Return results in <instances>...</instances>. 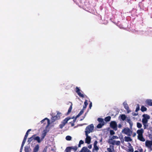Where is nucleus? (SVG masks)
Wrapping results in <instances>:
<instances>
[{"mask_svg":"<svg viewBox=\"0 0 152 152\" xmlns=\"http://www.w3.org/2000/svg\"><path fill=\"white\" fill-rule=\"evenodd\" d=\"M125 140L126 142L131 141L132 140L131 138L129 137L125 136L124 137Z\"/></svg>","mask_w":152,"mask_h":152,"instance_id":"16","label":"nucleus"},{"mask_svg":"<svg viewBox=\"0 0 152 152\" xmlns=\"http://www.w3.org/2000/svg\"><path fill=\"white\" fill-rule=\"evenodd\" d=\"M144 132V130L142 129H138L137 131V133L138 134V139L142 142H144L145 141V139L143 137V135Z\"/></svg>","mask_w":152,"mask_h":152,"instance_id":"1","label":"nucleus"},{"mask_svg":"<svg viewBox=\"0 0 152 152\" xmlns=\"http://www.w3.org/2000/svg\"><path fill=\"white\" fill-rule=\"evenodd\" d=\"M36 134L33 135L32 136V137H29L28 138V142L30 143L34 139V137L36 136Z\"/></svg>","mask_w":152,"mask_h":152,"instance_id":"10","label":"nucleus"},{"mask_svg":"<svg viewBox=\"0 0 152 152\" xmlns=\"http://www.w3.org/2000/svg\"><path fill=\"white\" fill-rule=\"evenodd\" d=\"M127 122L129 123L130 125V128H132L133 126V123L131 119L129 118H127L126 119Z\"/></svg>","mask_w":152,"mask_h":152,"instance_id":"12","label":"nucleus"},{"mask_svg":"<svg viewBox=\"0 0 152 152\" xmlns=\"http://www.w3.org/2000/svg\"><path fill=\"white\" fill-rule=\"evenodd\" d=\"M47 134V132L46 130H44L43 132V133H42L41 136L42 140H43L44 138L46 136Z\"/></svg>","mask_w":152,"mask_h":152,"instance_id":"17","label":"nucleus"},{"mask_svg":"<svg viewBox=\"0 0 152 152\" xmlns=\"http://www.w3.org/2000/svg\"><path fill=\"white\" fill-rule=\"evenodd\" d=\"M92 107V103L91 102V103L89 104V108L90 109H91V107Z\"/></svg>","mask_w":152,"mask_h":152,"instance_id":"51","label":"nucleus"},{"mask_svg":"<svg viewBox=\"0 0 152 152\" xmlns=\"http://www.w3.org/2000/svg\"><path fill=\"white\" fill-rule=\"evenodd\" d=\"M22 150H23V149H22V148L21 149L20 148V152H22Z\"/></svg>","mask_w":152,"mask_h":152,"instance_id":"61","label":"nucleus"},{"mask_svg":"<svg viewBox=\"0 0 152 152\" xmlns=\"http://www.w3.org/2000/svg\"><path fill=\"white\" fill-rule=\"evenodd\" d=\"M86 137L85 139V142L88 144H89L91 142V138L88 136V134L86 135Z\"/></svg>","mask_w":152,"mask_h":152,"instance_id":"8","label":"nucleus"},{"mask_svg":"<svg viewBox=\"0 0 152 152\" xmlns=\"http://www.w3.org/2000/svg\"><path fill=\"white\" fill-rule=\"evenodd\" d=\"M65 125V124L62 122L61 124L59 125V126L61 129H62Z\"/></svg>","mask_w":152,"mask_h":152,"instance_id":"39","label":"nucleus"},{"mask_svg":"<svg viewBox=\"0 0 152 152\" xmlns=\"http://www.w3.org/2000/svg\"><path fill=\"white\" fill-rule=\"evenodd\" d=\"M129 152H133L134 150L133 148H130L128 150Z\"/></svg>","mask_w":152,"mask_h":152,"instance_id":"44","label":"nucleus"},{"mask_svg":"<svg viewBox=\"0 0 152 152\" xmlns=\"http://www.w3.org/2000/svg\"><path fill=\"white\" fill-rule=\"evenodd\" d=\"M76 92L77 93L78 95L80 97L83 98L84 97V95L82 94L80 92V90L77 87H76L75 88Z\"/></svg>","mask_w":152,"mask_h":152,"instance_id":"5","label":"nucleus"},{"mask_svg":"<svg viewBox=\"0 0 152 152\" xmlns=\"http://www.w3.org/2000/svg\"><path fill=\"white\" fill-rule=\"evenodd\" d=\"M25 142H22V144H21V145L22 146H24V144H25Z\"/></svg>","mask_w":152,"mask_h":152,"instance_id":"57","label":"nucleus"},{"mask_svg":"<svg viewBox=\"0 0 152 152\" xmlns=\"http://www.w3.org/2000/svg\"><path fill=\"white\" fill-rule=\"evenodd\" d=\"M142 116L143 117V118H146L147 120L149 119L150 118V116L149 115H147V114H143L142 115Z\"/></svg>","mask_w":152,"mask_h":152,"instance_id":"25","label":"nucleus"},{"mask_svg":"<svg viewBox=\"0 0 152 152\" xmlns=\"http://www.w3.org/2000/svg\"><path fill=\"white\" fill-rule=\"evenodd\" d=\"M88 105V102L87 100H85L84 102V106L83 107V108L84 109H86V107Z\"/></svg>","mask_w":152,"mask_h":152,"instance_id":"29","label":"nucleus"},{"mask_svg":"<svg viewBox=\"0 0 152 152\" xmlns=\"http://www.w3.org/2000/svg\"><path fill=\"white\" fill-rule=\"evenodd\" d=\"M39 149V146L38 144L36 145L33 149V152H37L38 151Z\"/></svg>","mask_w":152,"mask_h":152,"instance_id":"9","label":"nucleus"},{"mask_svg":"<svg viewBox=\"0 0 152 152\" xmlns=\"http://www.w3.org/2000/svg\"><path fill=\"white\" fill-rule=\"evenodd\" d=\"M34 140H37L38 143H40L42 140V139L41 140L39 137V136L35 137L34 138Z\"/></svg>","mask_w":152,"mask_h":152,"instance_id":"15","label":"nucleus"},{"mask_svg":"<svg viewBox=\"0 0 152 152\" xmlns=\"http://www.w3.org/2000/svg\"><path fill=\"white\" fill-rule=\"evenodd\" d=\"M142 122L143 124H147L148 122V120L147 119H146V118H143L142 119Z\"/></svg>","mask_w":152,"mask_h":152,"instance_id":"28","label":"nucleus"},{"mask_svg":"<svg viewBox=\"0 0 152 152\" xmlns=\"http://www.w3.org/2000/svg\"><path fill=\"white\" fill-rule=\"evenodd\" d=\"M72 148L71 147H68L66 149L65 151L66 152H70Z\"/></svg>","mask_w":152,"mask_h":152,"instance_id":"24","label":"nucleus"},{"mask_svg":"<svg viewBox=\"0 0 152 152\" xmlns=\"http://www.w3.org/2000/svg\"><path fill=\"white\" fill-rule=\"evenodd\" d=\"M111 118V117L110 116H108L106 117L105 118L104 120L105 121L107 122L109 121H110Z\"/></svg>","mask_w":152,"mask_h":152,"instance_id":"19","label":"nucleus"},{"mask_svg":"<svg viewBox=\"0 0 152 152\" xmlns=\"http://www.w3.org/2000/svg\"><path fill=\"white\" fill-rule=\"evenodd\" d=\"M23 146H22L21 145V147H20V148L21 149L22 148V149H23Z\"/></svg>","mask_w":152,"mask_h":152,"instance_id":"62","label":"nucleus"},{"mask_svg":"<svg viewBox=\"0 0 152 152\" xmlns=\"http://www.w3.org/2000/svg\"><path fill=\"white\" fill-rule=\"evenodd\" d=\"M146 146L149 148H150L152 145V140H147L145 142Z\"/></svg>","mask_w":152,"mask_h":152,"instance_id":"6","label":"nucleus"},{"mask_svg":"<svg viewBox=\"0 0 152 152\" xmlns=\"http://www.w3.org/2000/svg\"><path fill=\"white\" fill-rule=\"evenodd\" d=\"M45 120H47V122L48 123V125L47 126H48L50 124V120H49V119H48V118H45V119H44L42 120L41 121V123H43L44 122V121H45Z\"/></svg>","mask_w":152,"mask_h":152,"instance_id":"21","label":"nucleus"},{"mask_svg":"<svg viewBox=\"0 0 152 152\" xmlns=\"http://www.w3.org/2000/svg\"><path fill=\"white\" fill-rule=\"evenodd\" d=\"M72 103H71V105L70 106L69 108L68 109V111L67 113V115H68L71 112V111L72 109Z\"/></svg>","mask_w":152,"mask_h":152,"instance_id":"22","label":"nucleus"},{"mask_svg":"<svg viewBox=\"0 0 152 152\" xmlns=\"http://www.w3.org/2000/svg\"><path fill=\"white\" fill-rule=\"evenodd\" d=\"M79 143L80 144H83L84 143V141L83 140H80Z\"/></svg>","mask_w":152,"mask_h":152,"instance_id":"47","label":"nucleus"},{"mask_svg":"<svg viewBox=\"0 0 152 152\" xmlns=\"http://www.w3.org/2000/svg\"><path fill=\"white\" fill-rule=\"evenodd\" d=\"M99 149V148L97 145H94V148L93 149L92 151H96V152H98Z\"/></svg>","mask_w":152,"mask_h":152,"instance_id":"18","label":"nucleus"},{"mask_svg":"<svg viewBox=\"0 0 152 152\" xmlns=\"http://www.w3.org/2000/svg\"><path fill=\"white\" fill-rule=\"evenodd\" d=\"M66 139L67 140H70L72 139V137L69 136H67L66 137Z\"/></svg>","mask_w":152,"mask_h":152,"instance_id":"36","label":"nucleus"},{"mask_svg":"<svg viewBox=\"0 0 152 152\" xmlns=\"http://www.w3.org/2000/svg\"><path fill=\"white\" fill-rule=\"evenodd\" d=\"M144 126V128L145 129L146 128V127L148 126V125L147 124H143Z\"/></svg>","mask_w":152,"mask_h":152,"instance_id":"45","label":"nucleus"},{"mask_svg":"<svg viewBox=\"0 0 152 152\" xmlns=\"http://www.w3.org/2000/svg\"><path fill=\"white\" fill-rule=\"evenodd\" d=\"M134 152H139L138 151H134Z\"/></svg>","mask_w":152,"mask_h":152,"instance_id":"64","label":"nucleus"},{"mask_svg":"<svg viewBox=\"0 0 152 152\" xmlns=\"http://www.w3.org/2000/svg\"><path fill=\"white\" fill-rule=\"evenodd\" d=\"M127 122L129 123L130 125V128H132L133 126V123L131 119L129 118H127L126 119Z\"/></svg>","mask_w":152,"mask_h":152,"instance_id":"11","label":"nucleus"},{"mask_svg":"<svg viewBox=\"0 0 152 152\" xmlns=\"http://www.w3.org/2000/svg\"><path fill=\"white\" fill-rule=\"evenodd\" d=\"M72 147V149H73L75 151H76L77 149V146H75L74 147Z\"/></svg>","mask_w":152,"mask_h":152,"instance_id":"43","label":"nucleus"},{"mask_svg":"<svg viewBox=\"0 0 152 152\" xmlns=\"http://www.w3.org/2000/svg\"><path fill=\"white\" fill-rule=\"evenodd\" d=\"M121 144L120 141H115V145H120Z\"/></svg>","mask_w":152,"mask_h":152,"instance_id":"42","label":"nucleus"},{"mask_svg":"<svg viewBox=\"0 0 152 152\" xmlns=\"http://www.w3.org/2000/svg\"><path fill=\"white\" fill-rule=\"evenodd\" d=\"M76 119L77 118H75V119L73 120V122H74V123L75 122Z\"/></svg>","mask_w":152,"mask_h":152,"instance_id":"58","label":"nucleus"},{"mask_svg":"<svg viewBox=\"0 0 152 152\" xmlns=\"http://www.w3.org/2000/svg\"><path fill=\"white\" fill-rule=\"evenodd\" d=\"M88 148L90 149H91L92 148V145H89L88 146Z\"/></svg>","mask_w":152,"mask_h":152,"instance_id":"53","label":"nucleus"},{"mask_svg":"<svg viewBox=\"0 0 152 152\" xmlns=\"http://www.w3.org/2000/svg\"><path fill=\"white\" fill-rule=\"evenodd\" d=\"M136 135V133H134L132 134V136L133 137H135Z\"/></svg>","mask_w":152,"mask_h":152,"instance_id":"52","label":"nucleus"},{"mask_svg":"<svg viewBox=\"0 0 152 152\" xmlns=\"http://www.w3.org/2000/svg\"><path fill=\"white\" fill-rule=\"evenodd\" d=\"M122 132L128 136H130L131 134L132 133V132L128 128H124Z\"/></svg>","mask_w":152,"mask_h":152,"instance_id":"3","label":"nucleus"},{"mask_svg":"<svg viewBox=\"0 0 152 152\" xmlns=\"http://www.w3.org/2000/svg\"><path fill=\"white\" fill-rule=\"evenodd\" d=\"M138 115V113H134V115L136 116V115Z\"/></svg>","mask_w":152,"mask_h":152,"instance_id":"60","label":"nucleus"},{"mask_svg":"<svg viewBox=\"0 0 152 152\" xmlns=\"http://www.w3.org/2000/svg\"><path fill=\"white\" fill-rule=\"evenodd\" d=\"M29 147L28 146H25L24 147V150L25 152H29Z\"/></svg>","mask_w":152,"mask_h":152,"instance_id":"32","label":"nucleus"},{"mask_svg":"<svg viewBox=\"0 0 152 152\" xmlns=\"http://www.w3.org/2000/svg\"><path fill=\"white\" fill-rule=\"evenodd\" d=\"M83 147L82 148L81 150L80 151V152H87V151H85L84 150L85 149H84L83 150Z\"/></svg>","mask_w":152,"mask_h":152,"instance_id":"46","label":"nucleus"},{"mask_svg":"<svg viewBox=\"0 0 152 152\" xmlns=\"http://www.w3.org/2000/svg\"><path fill=\"white\" fill-rule=\"evenodd\" d=\"M51 119L53 122H54L56 120L58 119L57 118V117L56 116L53 117L51 118Z\"/></svg>","mask_w":152,"mask_h":152,"instance_id":"33","label":"nucleus"},{"mask_svg":"<svg viewBox=\"0 0 152 152\" xmlns=\"http://www.w3.org/2000/svg\"><path fill=\"white\" fill-rule=\"evenodd\" d=\"M94 126L93 124H92L88 125L86 127L85 129V134H88L90 133L91 132H92L93 130L94 129Z\"/></svg>","mask_w":152,"mask_h":152,"instance_id":"2","label":"nucleus"},{"mask_svg":"<svg viewBox=\"0 0 152 152\" xmlns=\"http://www.w3.org/2000/svg\"><path fill=\"white\" fill-rule=\"evenodd\" d=\"M31 130V129H28L27 132H26L25 135L24 136V137H26L27 138V137L28 136L29 132Z\"/></svg>","mask_w":152,"mask_h":152,"instance_id":"31","label":"nucleus"},{"mask_svg":"<svg viewBox=\"0 0 152 152\" xmlns=\"http://www.w3.org/2000/svg\"><path fill=\"white\" fill-rule=\"evenodd\" d=\"M83 110H81L80 112V113H79L80 115H82L83 114Z\"/></svg>","mask_w":152,"mask_h":152,"instance_id":"49","label":"nucleus"},{"mask_svg":"<svg viewBox=\"0 0 152 152\" xmlns=\"http://www.w3.org/2000/svg\"><path fill=\"white\" fill-rule=\"evenodd\" d=\"M142 125L141 123L139 122H138L137 123V128H140L142 127Z\"/></svg>","mask_w":152,"mask_h":152,"instance_id":"34","label":"nucleus"},{"mask_svg":"<svg viewBox=\"0 0 152 152\" xmlns=\"http://www.w3.org/2000/svg\"><path fill=\"white\" fill-rule=\"evenodd\" d=\"M121 124H119V125H118V127L119 128H120L121 127Z\"/></svg>","mask_w":152,"mask_h":152,"instance_id":"63","label":"nucleus"},{"mask_svg":"<svg viewBox=\"0 0 152 152\" xmlns=\"http://www.w3.org/2000/svg\"><path fill=\"white\" fill-rule=\"evenodd\" d=\"M111 142H110V141H109L108 142L110 144H111L113 145H115V140H113Z\"/></svg>","mask_w":152,"mask_h":152,"instance_id":"35","label":"nucleus"},{"mask_svg":"<svg viewBox=\"0 0 152 152\" xmlns=\"http://www.w3.org/2000/svg\"><path fill=\"white\" fill-rule=\"evenodd\" d=\"M146 103L149 106H152V100L148 99L146 100Z\"/></svg>","mask_w":152,"mask_h":152,"instance_id":"14","label":"nucleus"},{"mask_svg":"<svg viewBox=\"0 0 152 152\" xmlns=\"http://www.w3.org/2000/svg\"><path fill=\"white\" fill-rule=\"evenodd\" d=\"M70 123L71 124V126H73L74 125V123L73 122H71Z\"/></svg>","mask_w":152,"mask_h":152,"instance_id":"54","label":"nucleus"},{"mask_svg":"<svg viewBox=\"0 0 152 152\" xmlns=\"http://www.w3.org/2000/svg\"><path fill=\"white\" fill-rule=\"evenodd\" d=\"M71 119L70 117H67L63 121H62V123H63L65 125L66 123H67L68 121Z\"/></svg>","mask_w":152,"mask_h":152,"instance_id":"13","label":"nucleus"},{"mask_svg":"<svg viewBox=\"0 0 152 152\" xmlns=\"http://www.w3.org/2000/svg\"><path fill=\"white\" fill-rule=\"evenodd\" d=\"M80 145H81V144H80L79 143V144L78 145V147H80Z\"/></svg>","mask_w":152,"mask_h":152,"instance_id":"59","label":"nucleus"},{"mask_svg":"<svg viewBox=\"0 0 152 152\" xmlns=\"http://www.w3.org/2000/svg\"><path fill=\"white\" fill-rule=\"evenodd\" d=\"M123 105L124 108L127 111V113H130L131 111L129 109V107L128 106V104L124 102L123 103Z\"/></svg>","mask_w":152,"mask_h":152,"instance_id":"7","label":"nucleus"},{"mask_svg":"<svg viewBox=\"0 0 152 152\" xmlns=\"http://www.w3.org/2000/svg\"><path fill=\"white\" fill-rule=\"evenodd\" d=\"M61 114V113H57V115H56V116L57 118L58 119H59L60 118V115Z\"/></svg>","mask_w":152,"mask_h":152,"instance_id":"38","label":"nucleus"},{"mask_svg":"<svg viewBox=\"0 0 152 152\" xmlns=\"http://www.w3.org/2000/svg\"><path fill=\"white\" fill-rule=\"evenodd\" d=\"M80 116V115L79 113L75 117L76 118L79 117Z\"/></svg>","mask_w":152,"mask_h":152,"instance_id":"55","label":"nucleus"},{"mask_svg":"<svg viewBox=\"0 0 152 152\" xmlns=\"http://www.w3.org/2000/svg\"><path fill=\"white\" fill-rule=\"evenodd\" d=\"M139 151L140 152H143V149L142 148L139 149Z\"/></svg>","mask_w":152,"mask_h":152,"instance_id":"56","label":"nucleus"},{"mask_svg":"<svg viewBox=\"0 0 152 152\" xmlns=\"http://www.w3.org/2000/svg\"><path fill=\"white\" fill-rule=\"evenodd\" d=\"M140 110H141L142 112H143L146 111L147 110V108L146 107H145L144 106H142L141 107V109Z\"/></svg>","mask_w":152,"mask_h":152,"instance_id":"23","label":"nucleus"},{"mask_svg":"<svg viewBox=\"0 0 152 152\" xmlns=\"http://www.w3.org/2000/svg\"><path fill=\"white\" fill-rule=\"evenodd\" d=\"M27 138V137H24V139L23 140V142L25 143V142H26V140Z\"/></svg>","mask_w":152,"mask_h":152,"instance_id":"48","label":"nucleus"},{"mask_svg":"<svg viewBox=\"0 0 152 152\" xmlns=\"http://www.w3.org/2000/svg\"><path fill=\"white\" fill-rule=\"evenodd\" d=\"M107 150L109 152H114V150L113 149V152L112 150L110 148H107Z\"/></svg>","mask_w":152,"mask_h":152,"instance_id":"40","label":"nucleus"},{"mask_svg":"<svg viewBox=\"0 0 152 152\" xmlns=\"http://www.w3.org/2000/svg\"><path fill=\"white\" fill-rule=\"evenodd\" d=\"M115 132L113 130H110V135H113L115 134Z\"/></svg>","mask_w":152,"mask_h":152,"instance_id":"41","label":"nucleus"},{"mask_svg":"<svg viewBox=\"0 0 152 152\" xmlns=\"http://www.w3.org/2000/svg\"><path fill=\"white\" fill-rule=\"evenodd\" d=\"M97 143H98L97 141L96 140H95L94 142V145H97Z\"/></svg>","mask_w":152,"mask_h":152,"instance_id":"50","label":"nucleus"},{"mask_svg":"<svg viewBox=\"0 0 152 152\" xmlns=\"http://www.w3.org/2000/svg\"><path fill=\"white\" fill-rule=\"evenodd\" d=\"M104 124H101V123H99V124L97 126V128H102L103 126L104 125Z\"/></svg>","mask_w":152,"mask_h":152,"instance_id":"26","label":"nucleus"},{"mask_svg":"<svg viewBox=\"0 0 152 152\" xmlns=\"http://www.w3.org/2000/svg\"><path fill=\"white\" fill-rule=\"evenodd\" d=\"M139 110H140V106H139V105L138 104H137V107L135 111L136 112H137Z\"/></svg>","mask_w":152,"mask_h":152,"instance_id":"37","label":"nucleus"},{"mask_svg":"<svg viewBox=\"0 0 152 152\" xmlns=\"http://www.w3.org/2000/svg\"><path fill=\"white\" fill-rule=\"evenodd\" d=\"M110 126L115 130H117V124L115 121H112L110 123Z\"/></svg>","mask_w":152,"mask_h":152,"instance_id":"4","label":"nucleus"},{"mask_svg":"<svg viewBox=\"0 0 152 152\" xmlns=\"http://www.w3.org/2000/svg\"><path fill=\"white\" fill-rule=\"evenodd\" d=\"M121 118L123 121H124L126 118V115L124 114H122L121 115Z\"/></svg>","mask_w":152,"mask_h":152,"instance_id":"27","label":"nucleus"},{"mask_svg":"<svg viewBox=\"0 0 152 152\" xmlns=\"http://www.w3.org/2000/svg\"><path fill=\"white\" fill-rule=\"evenodd\" d=\"M97 120L100 123H101V124H104V120L102 118H98Z\"/></svg>","mask_w":152,"mask_h":152,"instance_id":"20","label":"nucleus"},{"mask_svg":"<svg viewBox=\"0 0 152 152\" xmlns=\"http://www.w3.org/2000/svg\"><path fill=\"white\" fill-rule=\"evenodd\" d=\"M118 137L116 136L113 135L112 137V138L109 139V141L112 140L113 139H118Z\"/></svg>","mask_w":152,"mask_h":152,"instance_id":"30","label":"nucleus"}]
</instances>
